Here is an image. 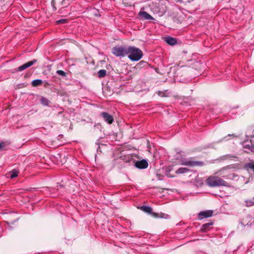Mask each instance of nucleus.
I'll use <instances>...</instances> for the list:
<instances>
[{
    "label": "nucleus",
    "instance_id": "nucleus-7",
    "mask_svg": "<svg viewBox=\"0 0 254 254\" xmlns=\"http://www.w3.org/2000/svg\"><path fill=\"white\" fill-rule=\"evenodd\" d=\"M148 162L145 160L138 161L135 162V166L139 169H145L148 167Z\"/></svg>",
    "mask_w": 254,
    "mask_h": 254
},
{
    "label": "nucleus",
    "instance_id": "nucleus-15",
    "mask_svg": "<svg viewBox=\"0 0 254 254\" xmlns=\"http://www.w3.org/2000/svg\"><path fill=\"white\" fill-rule=\"evenodd\" d=\"M246 206L247 207H251L254 205V197L250 200H245Z\"/></svg>",
    "mask_w": 254,
    "mask_h": 254
},
{
    "label": "nucleus",
    "instance_id": "nucleus-10",
    "mask_svg": "<svg viewBox=\"0 0 254 254\" xmlns=\"http://www.w3.org/2000/svg\"><path fill=\"white\" fill-rule=\"evenodd\" d=\"M140 17L144 20H153L154 18L146 11H140L138 13Z\"/></svg>",
    "mask_w": 254,
    "mask_h": 254
},
{
    "label": "nucleus",
    "instance_id": "nucleus-5",
    "mask_svg": "<svg viewBox=\"0 0 254 254\" xmlns=\"http://www.w3.org/2000/svg\"><path fill=\"white\" fill-rule=\"evenodd\" d=\"M37 62V60L35 59H34L32 61L28 62L18 67L17 69H16V71H23L26 69L27 68L32 66L33 64H34L35 63Z\"/></svg>",
    "mask_w": 254,
    "mask_h": 254
},
{
    "label": "nucleus",
    "instance_id": "nucleus-20",
    "mask_svg": "<svg viewBox=\"0 0 254 254\" xmlns=\"http://www.w3.org/2000/svg\"><path fill=\"white\" fill-rule=\"evenodd\" d=\"M246 166L247 168L251 169L254 172V163L253 162L248 163Z\"/></svg>",
    "mask_w": 254,
    "mask_h": 254
},
{
    "label": "nucleus",
    "instance_id": "nucleus-23",
    "mask_svg": "<svg viewBox=\"0 0 254 254\" xmlns=\"http://www.w3.org/2000/svg\"><path fill=\"white\" fill-rule=\"evenodd\" d=\"M69 0H63L62 4L64 6H66L69 3Z\"/></svg>",
    "mask_w": 254,
    "mask_h": 254
},
{
    "label": "nucleus",
    "instance_id": "nucleus-13",
    "mask_svg": "<svg viewBox=\"0 0 254 254\" xmlns=\"http://www.w3.org/2000/svg\"><path fill=\"white\" fill-rule=\"evenodd\" d=\"M212 225L213 222H209L202 225L201 228V231L203 232H207L210 230Z\"/></svg>",
    "mask_w": 254,
    "mask_h": 254
},
{
    "label": "nucleus",
    "instance_id": "nucleus-17",
    "mask_svg": "<svg viewBox=\"0 0 254 254\" xmlns=\"http://www.w3.org/2000/svg\"><path fill=\"white\" fill-rule=\"evenodd\" d=\"M43 83L42 80L41 79H35L32 82V84L33 86H37L40 85H41Z\"/></svg>",
    "mask_w": 254,
    "mask_h": 254
},
{
    "label": "nucleus",
    "instance_id": "nucleus-8",
    "mask_svg": "<svg viewBox=\"0 0 254 254\" xmlns=\"http://www.w3.org/2000/svg\"><path fill=\"white\" fill-rule=\"evenodd\" d=\"M101 116L103 117L104 121L109 124H112L114 121L112 116L109 115L106 112H102Z\"/></svg>",
    "mask_w": 254,
    "mask_h": 254
},
{
    "label": "nucleus",
    "instance_id": "nucleus-19",
    "mask_svg": "<svg viewBox=\"0 0 254 254\" xmlns=\"http://www.w3.org/2000/svg\"><path fill=\"white\" fill-rule=\"evenodd\" d=\"M41 103L45 105V106H48L49 104V101L46 98L42 97L40 100Z\"/></svg>",
    "mask_w": 254,
    "mask_h": 254
},
{
    "label": "nucleus",
    "instance_id": "nucleus-3",
    "mask_svg": "<svg viewBox=\"0 0 254 254\" xmlns=\"http://www.w3.org/2000/svg\"><path fill=\"white\" fill-rule=\"evenodd\" d=\"M128 47L116 46L112 49V53L117 57H125L127 55Z\"/></svg>",
    "mask_w": 254,
    "mask_h": 254
},
{
    "label": "nucleus",
    "instance_id": "nucleus-12",
    "mask_svg": "<svg viewBox=\"0 0 254 254\" xmlns=\"http://www.w3.org/2000/svg\"><path fill=\"white\" fill-rule=\"evenodd\" d=\"M165 42L170 45L173 46L176 44L177 40L171 37H167L165 38Z\"/></svg>",
    "mask_w": 254,
    "mask_h": 254
},
{
    "label": "nucleus",
    "instance_id": "nucleus-1",
    "mask_svg": "<svg viewBox=\"0 0 254 254\" xmlns=\"http://www.w3.org/2000/svg\"><path fill=\"white\" fill-rule=\"evenodd\" d=\"M206 184L210 187L219 186L229 187L228 183L220 177L216 176H211L206 180Z\"/></svg>",
    "mask_w": 254,
    "mask_h": 254
},
{
    "label": "nucleus",
    "instance_id": "nucleus-26",
    "mask_svg": "<svg viewBox=\"0 0 254 254\" xmlns=\"http://www.w3.org/2000/svg\"><path fill=\"white\" fill-rule=\"evenodd\" d=\"M193 0H188V2H191L193 1Z\"/></svg>",
    "mask_w": 254,
    "mask_h": 254
},
{
    "label": "nucleus",
    "instance_id": "nucleus-4",
    "mask_svg": "<svg viewBox=\"0 0 254 254\" xmlns=\"http://www.w3.org/2000/svg\"><path fill=\"white\" fill-rule=\"evenodd\" d=\"M141 209L144 212L151 214L153 217L155 218L162 217V214H159V213L153 212L152 209L151 207L147 206H142Z\"/></svg>",
    "mask_w": 254,
    "mask_h": 254
},
{
    "label": "nucleus",
    "instance_id": "nucleus-6",
    "mask_svg": "<svg viewBox=\"0 0 254 254\" xmlns=\"http://www.w3.org/2000/svg\"><path fill=\"white\" fill-rule=\"evenodd\" d=\"M212 210H206L201 211L198 213V219H202L203 218H208L211 217L212 215Z\"/></svg>",
    "mask_w": 254,
    "mask_h": 254
},
{
    "label": "nucleus",
    "instance_id": "nucleus-21",
    "mask_svg": "<svg viewBox=\"0 0 254 254\" xmlns=\"http://www.w3.org/2000/svg\"><path fill=\"white\" fill-rule=\"evenodd\" d=\"M227 169L226 167L225 168H223L222 169H221L220 170L216 172L215 173L216 174L218 175H220V176H222L223 177H224L225 176H223V172L224 170H225L226 169Z\"/></svg>",
    "mask_w": 254,
    "mask_h": 254
},
{
    "label": "nucleus",
    "instance_id": "nucleus-25",
    "mask_svg": "<svg viewBox=\"0 0 254 254\" xmlns=\"http://www.w3.org/2000/svg\"><path fill=\"white\" fill-rule=\"evenodd\" d=\"M4 145H5L4 143H3V142L0 143V149L1 148L3 147L4 146Z\"/></svg>",
    "mask_w": 254,
    "mask_h": 254
},
{
    "label": "nucleus",
    "instance_id": "nucleus-2",
    "mask_svg": "<svg viewBox=\"0 0 254 254\" xmlns=\"http://www.w3.org/2000/svg\"><path fill=\"white\" fill-rule=\"evenodd\" d=\"M128 58L132 61H138L142 58L143 54L142 51L135 47H128Z\"/></svg>",
    "mask_w": 254,
    "mask_h": 254
},
{
    "label": "nucleus",
    "instance_id": "nucleus-14",
    "mask_svg": "<svg viewBox=\"0 0 254 254\" xmlns=\"http://www.w3.org/2000/svg\"><path fill=\"white\" fill-rule=\"evenodd\" d=\"M18 172L16 170H13L12 171L7 173L6 174V177L7 178H10L11 179L14 178L18 176Z\"/></svg>",
    "mask_w": 254,
    "mask_h": 254
},
{
    "label": "nucleus",
    "instance_id": "nucleus-22",
    "mask_svg": "<svg viewBox=\"0 0 254 254\" xmlns=\"http://www.w3.org/2000/svg\"><path fill=\"white\" fill-rule=\"evenodd\" d=\"M57 74H58L60 75H61L62 76H66V73L62 70H58L57 71Z\"/></svg>",
    "mask_w": 254,
    "mask_h": 254
},
{
    "label": "nucleus",
    "instance_id": "nucleus-9",
    "mask_svg": "<svg viewBox=\"0 0 254 254\" xmlns=\"http://www.w3.org/2000/svg\"><path fill=\"white\" fill-rule=\"evenodd\" d=\"M243 147L249 151L254 152V144L251 141H245L243 143Z\"/></svg>",
    "mask_w": 254,
    "mask_h": 254
},
{
    "label": "nucleus",
    "instance_id": "nucleus-16",
    "mask_svg": "<svg viewBox=\"0 0 254 254\" xmlns=\"http://www.w3.org/2000/svg\"><path fill=\"white\" fill-rule=\"evenodd\" d=\"M107 71L105 69H101L98 72V77L102 78L106 76Z\"/></svg>",
    "mask_w": 254,
    "mask_h": 254
},
{
    "label": "nucleus",
    "instance_id": "nucleus-11",
    "mask_svg": "<svg viewBox=\"0 0 254 254\" xmlns=\"http://www.w3.org/2000/svg\"><path fill=\"white\" fill-rule=\"evenodd\" d=\"M201 163L198 161H193L191 160H186L184 161L181 163L182 165L189 166H195L201 164Z\"/></svg>",
    "mask_w": 254,
    "mask_h": 254
},
{
    "label": "nucleus",
    "instance_id": "nucleus-18",
    "mask_svg": "<svg viewBox=\"0 0 254 254\" xmlns=\"http://www.w3.org/2000/svg\"><path fill=\"white\" fill-rule=\"evenodd\" d=\"M189 170L186 168H180L176 171V173L177 174H183L187 172Z\"/></svg>",
    "mask_w": 254,
    "mask_h": 254
},
{
    "label": "nucleus",
    "instance_id": "nucleus-24",
    "mask_svg": "<svg viewBox=\"0 0 254 254\" xmlns=\"http://www.w3.org/2000/svg\"><path fill=\"white\" fill-rule=\"evenodd\" d=\"M66 21H67L66 19H60L59 20L57 21V24H64V23H66Z\"/></svg>",
    "mask_w": 254,
    "mask_h": 254
}]
</instances>
